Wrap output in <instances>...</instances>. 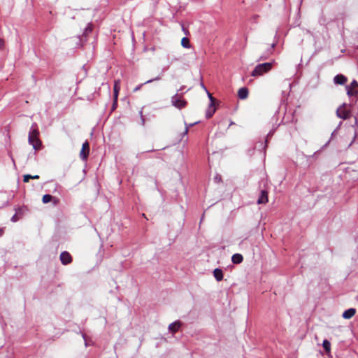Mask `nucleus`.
I'll list each match as a JSON object with an SVG mask.
<instances>
[{
	"label": "nucleus",
	"instance_id": "nucleus-1",
	"mask_svg": "<svg viewBox=\"0 0 358 358\" xmlns=\"http://www.w3.org/2000/svg\"><path fill=\"white\" fill-rule=\"evenodd\" d=\"M273 66V62H266L257 65L253 71L251 72V76L253 77H258L264 75L269 72Z\"/></svg>",
	"mask_w": 358,
	"mask_h": 358
},
{
	"label": "nucleus",
	"instance_id": "nucleus-2",
	"mask_svg": "<svg viewBox=\"0 0 358 358\" xmlns=\"http://www.w3.org/2000/svg\"><path fill=\"white\" fill-rule=\"evenodd\" d=\"M29 143L32 145L35 150H39L41 148L42 143L39 139V131L38 129H33L29 133Z\"/></svg>",
	"mask_w": 358,
	"mask_h": 358
},
{
	"label": "nucleus",
	"instance_id": "nucleus-3",
	"mask_svg": "<svg viewBox=\"0 0 358 358\" xmlns=\"http://www.w3.org/2000/svg\"><path fill=\"white\" fill-rule=\"evenodd\" d=\"M336 115L338 117L347 120L350 117V111L346 108V104H343L336 110Z\"/></svg>",
	"mask_w": 358,
	"mask_h": 358
},
{
	"label": "nucleus",
	"instance_id": "nucleus-4",
	"mask_svg": "<svg viewBox=\"0 0 358 358\" xmlns=\"http://www.w3.org/2000/svg\"><path fill=\"white\" fill-rule=\"evenodd\" d=\"M358 83L353 80L350 85L346 86L347 94L348 96H356L358 94Z\"/></svg>",
	"mask_w": 358,
	"mask_h": 358
},
{
	"label": "nucleus",
	"instance_id": "nucleus-5",
	"mask_svg": "<svg viewBox=\"0 0 358 358\" xmlns=\"http://www.w3.org/2000/svg\"><path fill=\"white\" fill-rule=\"evenodd\" d=\"M90 154V144L87 141H85L83 145L80 152V157L83 160H86Z\"/></svg>",
	"mask_w": 358,
	"mask_h": 358
},
{
	"label": "nucleus",
	"instance_id": "nucleus-6",
	"mask_svg": "<svg viewBox=\"0 0 358 358\" xmlns=\"http://www.w3.org/2000/svg\"><path fill=\"white\" fill-rule=\"evenodd\" d=\"M172 103L175 107L179 109L185 107L187 105L186 101L180 99V97H178L177 96H175L172 98Z\"/></svg>",
	"mask_w": 358,
	"mask_h": 358
},
{
	"label": "nucleus",
	"instance_id": "nucleus-7",
	"mask_svg": "<svg viewBox=\"0 0 358 358\" xmlns=\"http://www.w3.org/2000/svg\"><path fill=\"white\" fill-rule=\"evenodd\" d=\"M60 260L64 265H67L72 262V257L69 252L64 251L60 255Z\"/></svg>",
	"mask_w": 358,
	"mask_h": 358
},
{
	"label": "nucleus",
	"instance_id": "nucleus-8",
	"mask_svg": "<svg viewBox=\"0 0 358 358\" xmlns=\"http://www.w3.org/2000/svg\"><path fill=\"white\" fill-rule=\"evenodd\" d=\"M275 44L272 43L271 47L264 53L262 55L259 59H257V62L264 61L268 58V57L273 53V51L274 50Z\"/></svg>",
	"mask_w": 358,
	"mask_h": 358
},
{
	"label": "nucleus",
	"instance_id": "nucleus-9",
	"mask_svg": "<svg viewBox=\"0 0 358 358\" xmlns=\"http://www.w3.org/2000/svg\"><path fill=\"white\" fill-rule=\"evenodd\" d=\"M182 323L180 321H176L169 326V330L173 334L179 331Z\"/></svg>",
	"mask_w": 358,
	"mask_h": 358
},
{
	"label": "nucleus",
	"instance_id": "nucleus-10",
	"mask_svg": "<svg viewBox=\"0 0 358 358\" xmlns=\"http://www.w3.org/2000/svg\"><path fill=\"white\" fill-rule=\"evenodd\" d=\"M268 201V192L266 190H262L259 197L257 200L258 204H265Z\"/></svg>",
	"mask_w": 358,
	"mask_h": 358
},
{
	"label": "nucleus",
	"instance_id": "nucleus-11",
	"mask_svg": "<svg viewBox=\"0 0 358 358\" xmlns=\"http://www.w3.org/2000/svg\"><path fill=\"white\" fill-rule=\"evenodd\" d=\"M334 80L336 84L344 85L348 81V78L343 74H338L334 77Z\"/></svg>",
	"mask_w": 358,
	"mask_h": 358
},
{
	"label": "nucleus",
	"instance_id": "nucleus-12",
	"mask_svg": "<svg viewBox=\"0 0 358 358\" xmlns=\"http://www.w3.org/2000/svg\"><path fill=\"white\" fill-rule=\"evenodd\" d=\"M120 90V80H115L113 87V98L115 99V102H116V101L117 100Z\"/></svg>",
	"mask_w": 358,
	"mask_h": 358
},
{
	"label": "nucleus",
	"instance_id": "nucleus-13",
	"mask_svg": "<svg viewBox=\"0 0 358 358\" xmlns=\"http://www.w3.org/2000/svg\"><path fill=\"white\" fill-rule=\"evenodd\" d=\"M348 134L350 136V140L348 143V147H350L354 143V141L356 138V136H357L356 129H354L353 127H350L348 130Z\"/></svg>",
	"mask_w": 358,
	"mask_h": 358
},
{
	"label": "nucleus",
	"instance_id": "nucleus-14",
	"mask_svg": "<svg viewBox=\"0 0 358 358\" xmlns=\"http://www.w3.org/2000/svg\"><path fill=\"white\" fill-rule=\"evenodd\" d=\"M356 313L355 308H349L345 310L343 313V317L345 319H350L352 318Z\"/></svg>",
	"mask_w": 358,
	"mask_h": 358
},
{
	"label": "nucleus",
	"instance_id": "nucleus-15",
	"mask_svg": "<svg viewBox=\"0 0 358 358\" xmlns=\"http://www.w3.org/2000/svg\"><path fill=\"white\" fill-rule=\"evenodd\" d=\"M238 98L245 99L248 96V90L247 87H242L238 91Z\"/></svg>",
	"mask_w": 358,
	"mask_h": 358
},
{
	"label": "nucleus",
	"instance_id": "nucleus-16",
	"mask_svg": "<svg viewBox=\"0 0 358 358\" xmlns=\"http://www.w3.org/2000/svg\"><path fill=\"white\" fill-rule=\"evenodd\" d=\"M42 201L44 203H47L51 201H54V203L57 204L58 203V199H55L50 194H45L43 196Z\"/></svg>",
	"mask_w": 358,
	"mask_h": 358
},
{
	"label": "nucleus",
	"instance_id": "nucleus-17",
	"mask_svg": "<svg viewBox=\"0 0 358 358\" xmlns=\"http://www.w3.org/2000/svg\"><path fill=\"white\" fill-rule=\"evenodd\" d=\"M213 275L217 281H221L223 279V273L220 268H215L213 271Z\"/></svg>",
	"mask_w": 358,
	"mask_h": 358
},
{
	"label": "nucleus",
	"instance_id": "nucleus-18",
	"mask_svg": "<svg viewBox=\"0 0 358 358\" xmlns=\"http://www.w3.org/2000/svg\"><path fill=\"white\" fill-rule=\"evenodd\" d=\"M234 264H240L243 262V257L241 254H234L231 257Z\"/></svg>",
	"mask_w": 358,
	"mask_h": 358
},
{
	"label": "nucleus",
	"instance_id": "nucleus-19",
	"mask_svg": "<svg viewBox=\"0 0 358 358\" xmlns=\"http://www.w3.org/2000/svg\"><path fill=\"white\" fill-rule=\"evenodd\" d=\"M322 346L324 349V350L326 351V352L327 354H329L330 352H331V343L330 342L328 341V340H324L323 341V343H322Z\"/></svg>",
	"mask_w": 358,
	"mask_h": 358
},
{
	"label": "nucleus",
	"instance_id": "nucleus-20",
	"mask_svg": "<svg viewBox=\"0 0 358 358\" xmlns=\"http://www.w3.org/2000/svg\"><path fill=\"white\" fill-rule=\"evenodd\" d=\"M160 79H161V77L160 76H157V77H156L154 79H151V80H147L144 83H142L140 85L137 86L136 88H134V92H137L138 90H139L141 88V87L143 85H145V84H148V83H152V81H155V80H159Z\"/></svg>",
	"mask_w": 358,
	"mask_h": 358
},
{
	"label": "nucleus",
	"instance_id": "nucleus-21",
	"mask_svg": "<svg viewBox=\"0 0 358 358\" xmlns=\"http://www.w3.org/2000/svg\"><path fill=\"white\" fill-rule=\"evenodd\" d=\"M181 45L185 48H189L191 45L189 38L187 37H183L181 39Z\"/></svg>",
	"mask_w": 358,
	"mask_h": 358
},
{
	"label": "nucleus",
	"instance_id": "nucleus-22",
	"mask_svg": "<svg viewBox=\"0 0 358 358\" xmlns=\"http://www.w3.org/2000/svg\"><path fill=\"white\" fill-rule=\"evenodd\" d=\"M215 108L214 106H212L210 105V107H209V109H208V112L206 113V117L208 118L211 117L213 116V115L215 113Z\"/></svg>",
	"mask_w": 358,
	"mask_h": 358
},
{
	"label": "nucleus",
	"instance_id": "nucleus-23",
	"mask_svg": "<svg viewBox=\"0 0 358 358\" xmlns=\"http://www.w3.org/2000/svg\"><path fill=\"white\" fill-rule=\"evenodd\" d=\"M31 178H32L31 175H29V174L24 175L23 177V181L24 182H28L29 181V180L31 179Z\"/></svg>",
	"mask_w": 358,
	"mask_h": 358
},
{
	"label": "nucleus",
	"instance_id": "nucleus-24",
	"mask_svg": "<svg viewBox=\"0 0 358 358\" xmlns=\"http://www.w3.org/2000/svg\"><path fill=\"white\" fill-rule=\"evenodd\" d=\"M208 96H209V98L210 99V101H211L210 104H211L212 106H213V105L215 103V99L213 97L212 94H210V93H208Z\"/></svg>",
	"mask_w": 358,
	"mask_h": 358
},
{
	"label": "nucleus",
	"instance_id": "nucleus-25",
	"mask_svg": "<svg viewBox=\"0 0 358 358\" xmlns=\"http://www.w3.org/2000/svg\"><path fill=\"white\" fill-rule=\"evenodd\" d=\"M5 45V41L3 38H0V50L3 49Z\"/></svg>",
	"mask_w": 358,
	"mask_h": 358
},
{
	"label": "nucleus",
	"instance_id": "nucleus-26",
	"mask_svg": "<svg viewBox=\"0 0 358 358\" xmlns=\"http://www.w3.org/2000/svg\"><path fill=\"white\" fill-rule=\"evenodd\" d=\"M19 220L17 214H15L12 217H11V221L13 222H17V220Z\"/></svg>",
	"mask_w": 358,
	"mask_h": 358
},
{
	"label": "nucleus",
	"instance_id": "nucleus-27",
	"mask_svg": "<svg viewBox=\"0 0 358 358\" xmlns=\"http://www.w3.org/2000/svg\"><path fill=\"white\" fill-rule=\"evenodd\" d=\"M92 31V27L90 25L88 26L86 29H85V34H87V33H90Z\"/></svg>",
	"mask_w": 358,
	"mask_h": 358
},
{
	"label": "nucleus",
	"instance_id": "nucleus-28",
	"mask_svg": "<svg viewBox=\"0 0 358 358\" xmlns=\"http://www.w3.org/2000/svg\"><path fill=\"white\" fill-rule=\"evenodd\" d=\"M117 106V100L116 101V102H115V99H113L112 109L115 110Z\"/></svg>",
	"mask_w": 358,
	"mask_h": 358
},
{
	"label": "nucleus",
	"instance_id": "nucleus-29",
	"mask_svg": "<svg viewBox=\"0 0 358 358\" xmlns=\"http://www.w3.org/2000/svg\"><path fill=\"white\" fill-rule=\"evenodd\" d=\"M182 31H184V33L185 34H189L188 30L183 25H182Z\"/></svg>",
	"mask_w": 358,
	"mask_h": 358
},
{
	"label": "nucleus",
	"instance_id": "nucleus-30",
	"mask_svg": "<svg viewBox=\"0 0 358 358\" xmlns=\"http://www.w3.org/2000/svg\"><path fill=\"white\" fill-rule=\"evenodd\" d=\"M38 178H39V176H38V175L32 176V178H31V179H38Z\"/></svg>",
	"mask_w": 358,
	"mask_h": 358
},
{
	"label": "nucleus",
	"instance_id": "nucleus-31",
	"mask_svg": "<svg viewBox=\"0 0 358 358\" xmlns=\"http://www.w3.org/2000/svg\"><path fill=\"white\" fill-rule=\"evenodd\" d=\"M140 115H141V117H143V112H142V110L140 111Z\"/></svg>",
	"mask_w": 358,
	"mask_h": 358
},
{
	"label": "nucleus",
	"instance_id": "nucleus-32",
	"mask_svg": "<svg viewBox=\"0 0 358 358\" xmlns=\"http://www.w3.org/2000/svg\"><path fill=\"white\" fill-rule=\"evenodd\" d=\"M188 131V129L187 128H185V133L187 134Z\"/></svg>",
	"mask_w": 358,
	"mask_h": 358
},
{
	"label": "nucleus",
	"instance_id": "nucleus-33",
	"mask_svg": "<svg viewBox=\"0 0 358 358\" xmlns=\"http://www.w3.org/2000/svg\"><path fill=\"white\" fill-rule=\"evenodd\" d=\"M154 150H155L154 149H151V150H148L147 152H152Z\"/></svg>",
	"mask_w": 358,
	"mask_h": 358
},
{
	"label": "nucleus",
	"instance_id": "nucleus-34",
	"mask_svg": "<svg viewBox=\"0 0 358 358\" xmlns=\"http://www.w3.org/2000/svg\"><path fill=\"white\" fill-rule=\"evenodd\" d=\"M77 45L78 46H82V44L78 43Z\"/></svg>",
	"mask_w": 358,
	"mask_h": 358
}]
</instances>
